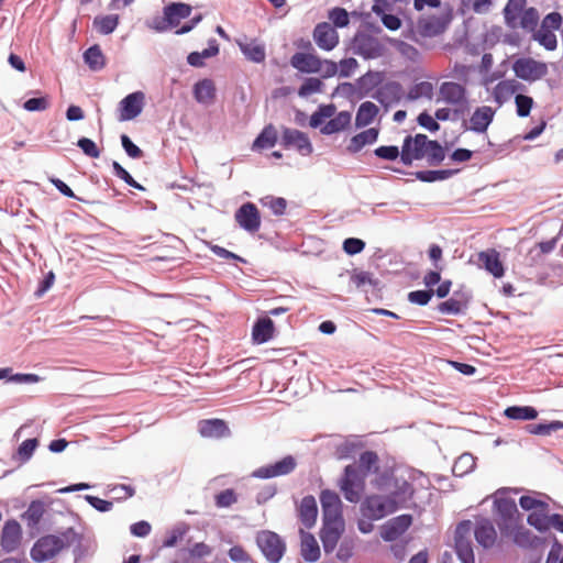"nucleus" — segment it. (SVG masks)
<instances>
[{"instance_id":"14","label":"nucleus","mask_w":563,"mask_h":563,"mask_svg":"<svg viewBox=\"0 0 563 563\" xmlns=\"http://www.w3.org/2000/svg\"><path fill=\"white\" fill-rule=\"evenodd\" d=\"M343 531L344 520H323L320 539L325 553H331L336 548Z\"/></svg>"},{"instance_id":"39","label":"nucleus","mask_w":563,"mask_h":563,"mask_svg":"<svg viewBox=\"0 0 563 563\" xmlns=\"http://www.w3.org/2000/svg\"><path fill=\"white\" fill-rule=\"evenodd\" d=\"M84 60L88 65V67L93 71L101 70L106 66V57L100 46L97 44L89 47L84 53Z\"/></svg>"},{"instance_id":"30","label":"nucleus","mask_w":563,"mask_h":563,"mask_svg":"<svg viewBox=\"0 0 563 563\" xmlns=\"http://www.w3.org/2000/svg\"><path fill=\"white\" fill-rule=\"evenodd\" d=\"M318 516L316 498L311 495L305 496L299 505V518L302 525L310 529L314 526Z\"/></svg>"},{"instance_id":"38","label":"nucleus","mask_w":563,"mask_h":563,"mask_svg":"<svg viewBox=\"0 0 563 563\" xmlns=\"http://www.w3.org/2000/svg\"><path fill=\"white\" fill-rule=\"evenodd\" d=\"M278 141L277 130L273 124L266 125L254 140L252 150L262 151L275 146Z\"/></svg>"},{"instance_id":"10","label":"nucleus","mask_w":563,"mask_h":563,"mask_svg":"<svg viewBox=\"0 0 563 563\" xmlns=\"http://www.w3.org/2000/svg\"><path fill=\"white\" fill-rule=\"evenodd\" d=\"M512 69L517 77L528 81L538 80L548 73V67L544 63L537 62L532 58L517 59Z\"/></svg>"},{"instance_id":"51","label":"nucleus","mask_w":563,"mask_h":563,"mask_svg":"<svg viewBox=\"0 0 563 563\" xmlns=\"http://www.w3.org/2000/svg\"><path fill=\"white\" fill-rule=\"evenodd\" d=\"M44 511L45 509L41 501H32L23 514V519L27 521L29 526H36L41 521Z\"/></svg>"},{"instance_id":"28","label":"nucleus","mask_w":563,"mask_h":563,"mask_svg":"<svg viewBox=\"0 0 563 563\" xmlns=\"http://www.w3.org/2000/svg\"><path fill=\"white\" fill-rule=\"evenodd\" d=\"M495 115V110L492 107L483 106L477 108L470 119V129L484 133L492 123Z\"/></svg>"},{"instance_id":"50","label":"nucleus","mask_w":563,"mask_h":563,"mask_svg":"<svg viewBox=\"0 0 563 563\" xmlns=\"http://www.w3.org/2000/svg\"><path fill=\"white\" fill-rule=\"evenodd\" d=\"M563 429L562 421H551L549 423H538L527 426V430L531 434L549 435Z\"/></svg>"},{"instance_id":"35","label":"nucleus","mask_w":563,"mask_h":563,"mask_svg":"<svg viewBox=\"0 0 563 563\" xmlns=\"http://www.w3.org/2000/svg\"><path fill=\"white\" fill-rule=\"evenodd\" d=\"M194 97L197 102L211 104L216 100V87L211 79H202L194 86Z\"/></svg>"},{"instance_id":"62","label":"nucleus","mask_w":563,"mask_h":563,"mask_svg":"<svg viewBox=\"0 0 563 563\" xmlns=\"http://www.w3.org/2000/svg\"><path fill=\"white\" fill-rule=\"evenodd\" d=\"M433 295H434L433 289L415 290V291L409 292L408 299L412 303H416L419 306H424L431 300Z\"/></svg>"},{"instance_id":"1","label":"nucleus","mask_w":563,"mask_h":563,"mask_svg":"<svg viewBox=\"0 0 563 563\" xmlns=\"http://www.w3.org/2000/svg\"><path fill=\"white\" fill-rule=\"evenodd\" d=\"M472 537L478 545L484 549H492L497 542V531L492 520L479 518L473 523L464 520L455 529V552L462 563H475Z\"/></svg>"},{"instance_id":"8","label":"nucleus","mask_w":563,"mask_h":563,"mask_svg":"<svg viewBox=\"0 0 563 563\" xmlns=\"http://www.w3.org/2000/svg\"><path fill=\"white\" fill-rule=\"evenodd\" d=\"M256 543L271 563H278L286 551L284 540L269 530L260 531L256 536Z\"/></svg>"},{"instance_id":"11","label":"nucleus","mask_w":563,"mask_h":563,"mask_svg":"<svg viewBox=\"0 0 563 563\" xmlns=\"http://www.w3.org/2000/svg\"><path fill=\"white\" fill-rule=\"evenodd\" d=\"M297 466V461L294 456L287 455L280 461L273 464L261 466L254 471L253 475L257 478H273L290 474Z\"/></svg>"},{"instance_id":"44","label":"nucleus","mask_w":563,"mask_h":563,"mask_svg":"<svg viewBox=\"0 0 563 563\" xmlns=\"http://www.w3.org/2000/svg\"><path fill=\"white\" fill-rule=\"evenodd\" d=\"M533 38L548 51H553L558 46L556 36L553 30L540 26L539 30L536 29L533 32Z\"/></svg>"},{"instance_id":"33","label":"nucleus","mask_w":563,"mask_h":563,"mask_svg":"<svg viewBox=\"0 0 563 563\" xmlns=\"http://www.w3.org/2000/svg\"><path fill=\"white\" fill-rule=\"evenodd\" d=\"M352 114L349 111H340L335 113L329 121L323 124L320 132L325 135L334 134L346 130L351 125Z\"/></svg>"},{"instance_id":"59","label":"nucleus","mask_w":563,"mask_h":563,"mask_svg":"<svg viewBox=\"0 0 563 563\" xmlns=\"http://www.w3.org/2000/svg\"><path fill=\"white\" fill-rule=\"evenodd\" d=\"M374 154L385 161H395L401 155V151H399L398 146L395 145H383L375 148Z\"/></svg>"},{"instance_id":"61","label":"nucleus","mask_w":563,"mask_h":563,"mask_svg":"<svg viewBox=\"0 0 563 563\" xmlns=\"http://www.w3.org/2000/svg\"><path fill=\"white\" fill-rule=\"evenodd\" d=\"M432 93V85L427 81L415 85L408 92L409 100H416L422 96L430 97Z\"/></svg>"},{"instance_id":"3","label":"nucleus","mask_w":563,"mask_h":563,"mask_svg":"<svg viewBox=\"0 0 563 563\" xmlns=\"http://www.w3.org/2000/svg\"><path fill=\"white\" fill-rule=\"evenodd\" d=\"M191 5L183 2H172L164 7L163 16H155L148 22V27L163 33L177 27L181 20L191 14Z\"/></svg>"},{"instance_id":"19","label":"nucleus","mask_w":563,"mask_h":563,"mask_svg":"<svg viewBox=\"0 0 563 563\" xmlns=\"http://www.w3.org/2000/svg\"><path fill=\"white\" fill-rule=\"evenodd\" d=\"M323 520H343L342 501L339 495L330 489L320 494Z\"/></svg>"},{"instance_id":"6","label":"nucleus","mask_w":563,"mask_h":563,"mask_svg":"<svg viewBox=\"0 0 563 563\" xmlns=\"http://www.w3.org/2000/svg\"><path fill=\"white\" fill-rule=\"evenodd\" d=\"M496 522L503 536L508 537L517 525L519 511L514 499L507 497H498L494 501Z\"/></svg>"},{"instance_id":"36","label":"nucleus","mask_w":563,"mask_h":563,"mask_svg":"<svg viewBox=\"0 0 563 563\" xmlns=\"http://www.w3.org/2000/svg\"><path fill=\"white\" fill-rule=\"evenodd\" d=\"M508 536H511L514 542L521 548L533 549L541 543V540L530 530L526 529L525 527H517V525Z\"/></svg>"},{"instance_id":"9","label":"nucleus","mask_w":563,"mask_h":563,"mask_svg":"<svg viewBox=\"0 0 563 563\" xmlns=\"http://www.w3.org/2000/svg\"><path fill=\"white\" fill-rule=\"evenodd\" d=\"M375 486L380 490H389L393 486L394 489L390 490L389 497H395L398 501V507L411 499L413 496V488L411 484L407 481L398 483V481L387 475L376 478Z\"/></svg>"},{"instance_id":"20","label":"nucleus","mask_w":563,"mask_h":563,"mask_svg":"<svg viewBox=\"0 0 563 563\" xmlns=\"http://www.w3.org/2000/svg\"><path fill=\"white\" fill-rule=\"evenodd\" d=\"M439 92L446 103L461 109L467 107L466 89L464 86L453 81H445L440 86Z\"/></svg>"},{"instance_id":"56","label":"nucleus","mask_w":563,"mask_h":563,"mask_svg":"<svg viewBox=\"0 0 563 563\" xmlns=\"http://www.w3.org/2000/svg\"><path fill=\"white\" fill-rule=\"evenodd\" d=\"M38 445L37 439H27L23 441L18 449V456L22 462H26L33 455Z\"/></svg>"},{"instance_id":"49","label":"nucleus","mask_w":563,"mask_h":563,"mask_svg":"<svg viewBox=\"0 0 563 563\" xmlns=\"http://www.w3.org/2000/svg\"><path fill=\"white\" fill-rule=\"evenodd\" d=\"M455 170L441 169V170H421L416 173L417 179L424 183H433L437 180H444L453 176Z\"/></svg>"},{"instance_id":"4","label":"nucleus","mask_w":563,"mask_h":563,"mask_svg":"<svg viewBox=\"0 0 563 563\" xmlns=\"http://www.w3.org/2000/svg\"><path fill=\"white\" fill-rule=\"evenodd\" d=\"M71 543L70 531L60 536L47 534L40 538L31 549V558L35 562L53 559Z\"/></svg>"},{"instance_id":"31","label":"nucleus","mask_w":563,"mask_h":563,"mask_svg":"<svg viewBox=\"0 0 563 563\" xmlns=\"http://www.w3.org/2000/svg\"><path fill=\"white\" fill-rule=\"evenodd\" d=\"M379 135V129L369 128L355 134L349 142L346 150L350 153H358L364 146L374 144Z\"/></svg>"},{"instance_id":"46","label":"nucleus","mask_w":563,"mask_h":563,"mask_svg":"<svg viewBox=\"0 0 563 563\" xmlns=\"http://www.w3.org/2000/svg\"><path fill=\"white\" fill-rule=\"evenodd\" d=\"M505 415L508 418L515 419V420H532V419L537 418L538 411L533 407H530V406H525V407L514 406V407H508L505 410Z\"/></svg>"},{"instance_id":"13","label":"nucleus","mask_w":563,"mask_h":563,"mask_svg":"<svg viewBox=\"0 0 563 563\" xmlns=\"http://www.w3.org/2000/svg\"><path fill=\"white\" fill-rule=\"evenodd\" d=\"M312 37L317 46L325 52L334 49L340 38L335 27L328 22L318 23L313 29Z\"/></svg>"},{"instance_id":"5","label":"nucleus","mask_w":563,"mask_h":563,"mask_svg":"<svg viewBox=\"0 0 563 563\" xmlns=\"http://www.w3.org/2000/svg\"><path fill=\"white\" fill-rule=\"evenodd\" d=\"M366 473L358 470L355 465H347L344 468V475L341 478L340 488L346 500L358 503L365 488Z\"/></svg>"},{"instance_id":"32","label":"nucleus","mask_w":563,"mask_h":563,"mask_svg":"<svg viewBox=\"0 0 563 563\" xmlns=\"http://www.w3.org/2000/svg\"><path fill=\"white\" fill-rule=\"evenodd\" d=\"M274 322L268 317L257 319L252 329V340L256 344H263L274 336Z\"/></svg>"},{"instance_id":"16","label":"nucleus","mask_w":563,"mask_h":563,"mask_svg":"<svg viewBox=\"0 0 563 563\" xmlns=\"http://www.w3.org/2000/svg\"><path fill=\"white\" fill-rule=\"evenodd\" d=\"M355 53L365 59L378 58L384 55L383 44L375 37L362 34L354 40Z\"/></svg>"},{"instance_id":"57","label":"nucleus","mask_w":563,"mask_h":563,"mask_svg":"<svg viewBox=\"0 0 563 563\" xmlns=\"http://www.w3.org/2000/svg\"><path fill=\"white\" fill-rule=\"evenodd\" d=\"M51 102L49 98L47 96L38 97V98H31L26 100L23 103V108L26 111L34 112V111H45L48 109Z\"/></svg>"},{"instance_id":"2","label":"nucleus","mask_w":563,"mask_h":563,"mask_svg":"<svg viewBox=\"0 0 563 563\" xmlns=\"http://www.w3.org/2000/svg\"><path fill=\"white\" fill-rule=\"evenodd\" d=\"M445 157V151L438 141L424 134L408 135L401 146L400 161L410 166L413 161L426 159L430 166H438Z\"/></svg>"},{"instance_id":"18","label":"nucleus","mask_w":563,"mask_h":563,"mask_svg":"<svg viewBox=\"0 0 563 563\" xmlns=\"http://www.w3.org/2000/svg\"><path fill=\"white\" fill-rule=\"evenodd\" d=\"M402 86L397 81H388L382 85L373 98L376 99L385 109L397 104L404 97Z\"/></svg>"},{"instance_id":"63","label":"nucleus","mask_w":563,"mask_h":563,"mask_svg":"<svg viewBox=\"0 0 563 563\" xmlns=\"http://www.w3.org/2000/svg\"><path fill=\"white\" fill-rule=\"evenodd\" d=\"M77 145L87 156L91 158H98L100 156V150L98 148L97 144L88 137L79 139Z\"/></svg>"},{"instance_id":"41","label":"nucleus","mask_w":563,"mask_h":563,"mask_svg":"<svg viewBox=\"0 0 563 563\" xmlns=\"http://www.w3.org/2000/svg\"><path fill=\"white\" fill-rule=\"evenodd\" d=\"M527 0H508L504 9L505 20L508 26L515 27L519 14L525 10Z\"/></svg>"},{"instance_id":"34","label":"nucleus","mask_w":563,"mask_h":563,"mask_svg":"<svg viewBox=\"0 0 563 563\" xmlns=\"http://www.w3.org/2000/svg\"><path fill=\"white\" fill-rule=\"evenodd\" d=\"M521 88L522 85L514 79L499 81L493 89L494 100L498 104H503Z\"/></svg>"},{"instance_id":"54","label":"nucleus","mask_w":563,"mask_h":563,"mask_svg":"<svg viewBox=\"0 0 563 563\" xmlns=\"http://www.w3.org/2000/svg\"><path fill=\"white\" fill-rule=\"evenodd\" d=\"M516 112L518 117L525 118L530 114L533 107V99L529 96L518 93L515 97Z\"/></svg>"},{"instance_id":"40","label":"nucleus","mask_w":563,"mask_h":563,"mask_svg":"<svg viewBox=\"0 0 563 563\" xmlns=\"http://www.w3.org/2000/svg\"><path fill=\"white\" fill-rule=\"evenodd\" d=\"M118 24V14L98 15L93 19L95 29L102 35L112 33L117 29Z\"/></svg>"},{"instance_id":"21","label":"nucleus","mask_w":563,"mask_h":563,"mask_svg":"<svg viewBox=\"0 0 563 563\" xmlns=\"http://www.w3.org/2000/svg\"><path fill=\"white\" fill-rule=\"evenodd\" d=\"M290 65L300 73H320L322 59L313 53L297 52L290 57Z\"/></svg>"},{"instance_id":"12","label":"nucleus","mask_w":563,"mask_h":563,"mask_svg":"<svg viewBox=\"0 0 563 563\" xmlns=\"http://www.w3.org/2000/svg\"><path fill=\"white\" fill-rule=\"evenodd\" d=\"M239 225L250 233H255L261 227V214L257 207L252 202L243 203L234 214Z\"/></svg>"},{"instance_id":"58","label":"nucleus","mask_w":563,"mask_h":563,"mask_svg":"<svg viewBox=\"0 0 563 563\" xmlns=\"http://www.w3.org/2000/svg\"><path fill=\"white\" fill-rule=\"evenodd\" d=\"M329 19L336 27H344L349 24L350 19L345 9L343 8H333L329 12Z\"/></svg>"},{"instance_id":"25","label":"nucleus","mask_w":563,"mask_h":563,"mask_svg":"<svg viewBox=\"0 0 563 563\" xmlns=\"http://www.w3.org/2000/svg\"><path fill=\"white\" fill-rule=\"evenodd\" d=\"M470 297L466 292L455 291L451 298L438 305V310L444 314H461L468 306Z\"/></svg>"},{"instance_id":"47","label":"nucleus","mask_w":563,"mask_h":563,"mask_svg":"<svg viewBox=\"0 0 563 563\" xmlns=\"http://www.w3.org/2000/svg\"><path fill=\"white\" fill-rule=\"evenodd\" d=\"M519 25L529 32H534L539 22V12L536 8L531 7L525 9L520 14Z\"/></svg>"},{"instance_id":"53","label":"nucleus","mask_w":563,"mask_h":563,"mask_svg":"<svg viewBox=\"0 0 563 563\" xmlns=\"http://www.w3.org/2000/svg\"><path fill=\"white\" fill-rule=\"evenodd\" d=\"M351 282L358 289H364L366 286H376L377 284L371 273L357 269L353 271Z\"/></svg>"},{"instance_id":"43","label":"nucleus","mask_w":563,"mask_h":563,"mask_svg":"<svg viewBox=\"0 0 563 563\" xmlns=\"http://www.w3.org/2000/svg\"><path fill=\"white\" fill-rule=\"evenodd\" d=\"M336 108L333 103L321 104L310 117L309 124L311 128H321L323 122L335 114Z\"/></svg>"},{"instance_id":"27","label":"nucleus","mask_w":563,"mask_h":563,"mask_svg":"<svg viewBox=\"0 0 563 563\" xmlns=\"http://www.w3.org/2000/svg\"><path fill=\"white\" fill-rule=\"evenodd\" d=\"M244 56L253 63H263L266 58L265 45L256 38L236 41Z\"/></svg>"},{"instance_id":"37","label":"nucleus","mask_w":563,"mask_h":563,"mask_svg":"<svg viewBox=\"0 0 563 563\" xmlns=\"http://www.w3.org/2000/svg\"><path fill=\"white\" fill-rule=\"evenodd\" d=\"M378 112L379 109L375 103L371 101L361 103L355 117V126L365 128L369 125L376 119Z\"/></svg>"},{"instance_id":"55","label":"nucleus","mask_w":563,"mask_h":563,"mask_svg":"<svg viewBox=\"0 0 563 563\" xmlns=\"http://www.w3.org/2000/svg\"><path fill=\"white\" fill-rule=\"evenodd\" d=\"M322 81L319 78L310 77L307 78L299 88V96L307 97L316 92H320L322 89Z\"/></svg>"},{"instance_id":"26","label":"nucleus","mask_w":563,"mask_h":563,"mask_svg":"<svg viewBox=\"0 0 563 563\" xmlns=\"http://www.w3.org/2000/svg\"><path fill=\"white\" fill-rule=\"evenodd\" d=\"M198 430L203 438H224L230 434V430L224 420L203 419L198 423Z\"/></svg>"},{"instance_id":"48","label":"nucleus","mask_w":563,"mask_h":563,"mask_svg":"<svg viewBox=\"0 0 563 563\" xmlns=\"http://www.w3.org/2000/svg\"><path fill=\"white\" fill-rule=\"evenodd\" d=\"M527 521L530 526L534 527L539 531H545L549 529V516L548 508H540L529 514Z\"/></svg>"},{"instance_id":"64","label":"nucleus","mask_w":563,"mask_h":563,"mask_svg":"<svg viewBox=\"0 0 563 563\" xmlns=\"http://www.w3.org/2000/svg\"><path fill=\"white\" fill-rule=\"evenodd\" d=\"M121 144L131 158H141L143 156V151L126 134L121 135Z\"/></svg>"},{"instance_id":"15","label":"nucleus","mask_w":563,"mask_h":563,"mask_svg":"<svg viewBox=\"0 0 563 563\" xmlns=\"http://www.w3.org/2000/svg\"><path fill=\"white\" fill-rule=\"evenodd\" d=\"M282 145L285 148H296L301 155H309L312 153V145L306 133L285 128L282 135Z\"/></svg>"},{"instance_id":"7","label":"nucleus","mask_w":563,"mask_h":563,"mask_svg":"<svg viewBox=\"0 0 563 563\" xmlns=\"http://www.w3.org/2000/svg\"><path fill=\"white\" fill-rule=\"evenodd\" d=\"M362 514L371 520H379L398 509L395 497L371 495L362 504Z\"/></svg>"},{"instance_id":"60","label":"nucleus","mask_w":563,"mask_h":563,"mask_svg":"<svg viewBox=\"0 0 563 563\" xmlns=\"http://www.w3.org/2000/svg\"><path fill=\"white\" fill-rule=\"evenodd\" d=\"M114 175L126 183L129 186L136 188L139 190H144L143 186L134 180V178L129 174V172L123 168L118 162H113L112 164Z\"/></svg>"},{"instance_id":"42","label":"nucleus","mask_w":563,"mask_h":563,"mask_svg":"<svg viewBox=\"0 0 563 563\" xmlns=\"http://www.w3.org/2000/svg\"><path fill=\"white\" fill-rule=\"evenodd\" d=\"M301 555L308 562H316L320 558V548L314 537L306 536L301 542Z\"/></svg>"},{"instance_id":"22","label":"nucleus","mask_w":563,"mask_h":563,"mask_svg":"<svg viewBox=\"0 0 563 563\" xmlns=\"http://www.w3.org/2000/svg\"><path fill=\"white\" fill-rule=\"evenodd\" d=\"M411 523V515H400L383 526L380 536L385 541H395L409 529Z\"/></svg>"},{"instance_id":"17","label":"nucleus","mask_w":563,"mask_h":563,"mask_svg":"<svg viewBox=\"0 0 563 563\" xmlns=\"http://www.w3.org/2000/svg\"><path fill=\"white\" fill-rule=\"evenodd\" d=\"M22 541V528L20 523L14 520L5 521L0 537V545L7 553L15 551Z\"/></svg>"},{"instance_id":"29","label":"nucleus","mask_w":563,"mask_h":563,"mask_svg":"<svg viewBox=\"0 0 563 563\" xmlns=\"http://www.w3.org/2000/svg\"><path fill=\"white\" fill-rule=\"evenodd\" d=\"M478 261L494 277L500 278L505 274L504 265L499 258V253L492 249L478 253Z\"/></svg>"},{"instance_id":"24","label":"nucleus","mask_w":563,"mask_h":563,"mask_svg":"<svg viewBox=\"0 0 563 563\" xmlns=\"http://www.w3.org/2000/svg\"><path fill=\"white\" fill-rule=\"evenodd\" d=\"M449 21L443 16H422L417 23V32L423 37H433L443 33Z\"/></svg>"},{"instance_id":"45","label":"nucleus","mask_w":563,"mask_h":563,"mask_svg":"<svg viewBox=\"0 0 563 563\" xmlns=\"http://www.w3.org/2000/svg\"><path fill=\"white\" fill-rule=\"evenodd\" d=\"M378 455L374 451H365L360 455L358 470L366 473H376L378 471Z\"/></svg>"},{"instance_id":"23","label":"nucleus","mask_w":563,"mask_h":563,"mask_svg":"<svg viewBox=\"0 0 563 563\" xmlns=\"http://www.w3.org/2000/svg\"><path fill=\"white\" fill-rule=\"evenodd\" d=\"M144 93L136 91L128 95L120 102V121H130L136 118L143 109Z\"/></svg>"},{"instance_id":"52","label":"nucleus","mask_w":563,"mask_h":563,"mask_svg":"<svg viewBox=\"0 0 563 563\" xmlns=\"http://www.w3.org/2000/svg\"><path fill=\"white\" fill-rule=\"evenodd\" d=\"M238 501V495L234 489L228 488L214 496V504L218 508H229Z\"/></svg>"}]
</instances>
